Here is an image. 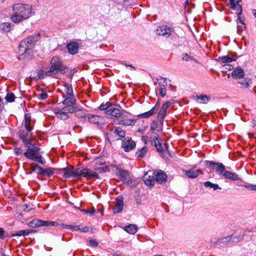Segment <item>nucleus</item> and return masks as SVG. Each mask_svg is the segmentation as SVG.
I'll use <instances>...</instances> for the list:
<instances>
[{
  "instance_id": "19",
  "label": "nucleus",
  "mask_w": 256,
  "mask_h": 256,
  "mask_svg": "<svg viewBox=\"0 0 256 256\" xmlns=\"http://www.w3.org/2000/svg\"><path fill=\"white\" fill-rule=\"evenodd\" d=\"M160 107V102H157L155 106L152 108L149 111L144 112L141 114H139L138 116L143 118H148L153 115H154L158 110Z\"/></svg>"
},
{
  "instance_id": "34",
  "label": "nucleus",
  "mask_w": 256,
  "mask_h": 256,
  "mask_svg": "<svg viewBox=\"0 0 256 256\" xmlns=\"http://www.w3.org/2000/svg\"><path fill=\"white\" fill-rule=\"evenodd\" d=\"M24 126L27 130H32V128L31 126L30 116V114H25Z\"/></svg>"
},
{
  "instance_id": "52",
  "label": "nucleus",
  "mask_w": 256,
  "mask_h": 256,
  "mask_svg": "<svg viewBox=\"0 0 256 256\" xmlns=\"http://www.w3.org/2000/svg\"><path fill=\"white\" fill-rule=\"evenodd\" d=\"M48 97V94L46 92H42L38 96V98L40 100H44Z\"/></svg>"
},
{
  "instance_id": "48",
  "label": "nucleus",
  "mask_w": 256,
  "mask_h": 256,
  "mask_svg": "<svg viewBox=\"0 0 256 256\" xmlns=\"http://www.w3.org/2000/svg\"><path fill=\"white\" fill-rule=\"evenodd\" d=\"M64 228H68L72 230H80V226H72V225H66L64 226Z\"/></svg>"
},
{
  "instance_id": "21",
  "label": "nucleus",
  "mask_w": 256,
  "mask_h": 256,
  "mask_svg": "<svg viewBox=\"0 0 256 256\" xmlns=\"http://www.w3.org/2000/svg\"><path fill=\"white\" fill-rule=\"evenodd\" d=\"M193 98L198 103L206 104L210 100V97L206 94H200L193 96Z\"/></svg>"
},
{
  "instance_id": "17",
  "label": "nucleus",
  "mask_w": 256,
  "mask_h": 256,
  "mask_svg": "<svg viewBox=\"0 0 256 256\" xmlns=\"http://www.w3.org/2000/svg\"><path fill=\"white\" fill-rule=\"evenodd\" d=\"M125 114L121 116L120 119L115 120L114 122L117 124L124 126H134L136 123L134 119L127 118H125Z\"/></svg>"
},
{
  "instance_id": "45",
  "label": "nucleus",
  "mask_w": 256,
  "mask_h": 256,
  "mask_svg": "<svg viewBox=\"0 0 256 256\" xmlns=\"http://www.w3.org/2000/svg\"><path fill=\"white\" fill-rule=\"evenodd\" d=\"M42 174L45 176H52L54 174L53 168H49L46 169H43Z\"/></svg>"
},
{
  "instance_id": "54",
  "label": "nucleus",
  "mask_w": 256,
  "mask_h": 256,
  "mask_svg": "<svg viewBox=\"0 0 256 256\" xmlns=\"http://www.w3.org/2000/svg\"><path fill=\"white\" fill-rule=\"evenodd\" d=\"M206 164L207 166H212L214 168V166H215L216 164V162H212V161L206 160Z\"/></svg>"
},
{
  "instance_id": "53",
  "label": "nucleus",
  "mask_w": 256,
  "mask_h": 256,
  "mask_svg": "<svg viewBox=\"0 0 256 256\" xmlns=\"http://www.w3.org/2000/svg\"><path fill=\"white\" fill-rule=\"evenodd\" d=\"M14 152L16 155H19L22 153V150L20 148H16L14 149Z\"/></svg>"
},
{
  "instance_id": "27",
  "label": "nucleus",
  "mask_w": 256,
  "mask_h": 256,
  "mask_svg": "<svg viewBox=\"0 0 256 256\" xmlns=\"http://www.w3.org/2000/svg\"><path fill=\"white\" fill-rule=\"evenodd\" d=\"M232 76L233 78L236 79L243 78L244 76V70L240 67H238L232 72Z\"/></svg>"
},
{
  "instance_id": "58",
  "label": "nucleus",
  "mask_w": 256,
  "mask_h": 256,
  "mask_svg": "<svg viewBox=\"0 0 256 256\" xmlns=\"http://www.w3.org/2000/svg\"><path fill=\"white\" fill-rule=\"evenodd\" d=\"M88 230H89V228L87 226H85V227H84V228H81L80 227V230H80L81 232H87L88 231Z\"/></svg>"
},
{
  "instance_id": "3",
  "label": "nucleus",
  "mask_w": 256,
  "mask_h": 256,
  "mask_svg": "<svg viewBox=\"0 0 256 256\" xmlns=\"http://www.w3.org/2000/svg\"><path fill=\"white\" fill-rule=\"evenodd\" d=\"M112 104L110 102H106V104L102 103L100 104L99 108L101 110H106L105 113L108 116H113L116 118V120L119 119L121 116L127 114L126 112L121 108L118 106H112Z\"/></svg>"
},
{
  "instance_id": "44",
  "label": "nucleus",
  "mask_w": 256,
  "mask_h": 256,
  "mask_svg": "<svg viewBox=\"0 0 256 256\" xmlns=\"http://www.w3.org/2000/svg\"><path fill=\"white\" fill-rule=\"evenodd\" d=\"M30 224L34 226H42V220L36 219L32 220Z\"/></svg>"
},
{
  "instance_id": "6",
  "label": "nucleus",
  "mask_w": 256,
  "mask_h": 256,
  "mask_svg": "<svg viewBox=\"0 0 256 256\" xmlns=\"http://www.w3.org/2000/svg\"><path fill=\"white\" fill-rule=\"evenodd\" d=\"M241 3L242 1L240 0H228V7L230 8L236 10L238 14V17L237 20L238 29V31L240 30V24L242 25L244 28H246L244 22L240 18L239 16L242 12Z\"/></svg>"
},
{
  "instance_id": "29",
  "label": "nucleus",
  "mask_w": 256,
  "mask_h": 256,
  "mask_svg": "<svg viewBox=\"0 0 256 256\" xmlns=\"http://www.w3.org/2000/svg\"><path fill=\"white\" fill-rule=\"evenodd\" d=\"M64 92L62 94L63 96H71L74 95V92L72 86L68 84H65L64 85Z\"/></svg>"
},
{
  "instance_id": "11",
  "label": "nucleus",
  "mask_w": 256,
  "mask_h": 256,
  "mask_svg": "<svg viewBox=\"0 0 256 256\" xmlns=\"http://www.w3.org/2000/svg\"><path fill=\"white\" fill-rule=\"evenodd\" d=\"M116 174L120 178L124 183L128 184H131V180L128 172L122 169H118L116 170Z\"/></svg>"
},
{
  "instance_id": "20",
  "label": "nucleus",
  "mask_w": 256,
  "mask_h": 256,
  "mask_svg": "<svg viewBox=\"0 0 256 256\" xmlns=\"http://www.w3.org/2000/svg\"><path fill=\"white\" fill-rule=\"evenodd\" d=\"M184 172L188 177L191 178H196L199 175L202 174V172L200 170L194 169V168L189 170H184Z\"/></svg>"
},
{
  "instance_id": "40",
  "label": "nucleus",
  "mask_w": 256,
  "mask_h": 256,
  "mask_svg": "<svg viewBox=\"0 0 256 256\" xmlns=\"http://www.w3.org/2000/svg\"><path fill=\"white\" fill-rule=\"evenodd\" d=\"M220 60H221V61L223 63H228V62H230L232 61L236 60V58L234 56H222L220 58Z\"/></svg>"
},
{
  "instance_id": "16",
  "label": "nucleus",
  "mask_w": 256,
  "mask_h": 256,
  "mask_svg": "<svg viewBox=\"0 0 256 256\" xmlns=\"http://www.w3.org/2000/svg\"><path fill=\"white\" fill-rule=\"evenodd\" d=\"M172 32L170 28L166 26H161L156 29V34L159 36H163L166 38L169 37Z\"/></svg>"
},
{
  "instance_id": "39",
  "label": "nucleus",
  "mask_w": 256,
  "mask_h": 256,
  "mask_svg": "<svg viewBox=\"0 0 256 256\" xmlns=\"http://www.w3.org/2000/svg\"><path fill=\"white\" fill-rule=\"evenodd\" d=\"M34 74L38 78H44L45 76H48L46 75V72H44L42 70H38L34 72Z\"/></svg>"
},
{
  "instance_id": "10",
  "label": "nucleus",
  "mask_w": 256,
  "mask_h": 256,
  "mask_svg": "<svg viewBox=\"0 0 256 256\" xmlns=\"http://www.w3.org/2000/svg\"><path fill=\"white\" fill-rule=\"evenodd\" d=\"M30 131L27 130H20L19 131V136L22 140L25 146H28V145L32 144V138H31Z\"/></svg>"
},
{
  "instance_id": "1",
  "label": "nucleus",
  "mask_w": 256,
  "mask_h": 256,
  "mask_svg": "<svg viewBox=\"0 0 256 256\" xmlns=\"http://www.w3.org/2000/svg\"><path fill=\"white\" fill-rule=\"evenodd\" d=\"M12 11L10 18L13 22L18 24L31 16L32 8L28 4H16L12 6Z\"/></svg>"
},
{
  "instance_id": "61",
  "label": "nucleus",
  "mask_w": 256,
  "mask_h": 256,
  "mask_svg": "<svg viewBox=\"0 0 256 256\" xmlns=\"http://www.w3.org/2000/svg\"><path fill=\"white\" fill-rule=\"evenodd\" d=\"M127 68H129L130 70H135V68L131 65L126 64Z\"/></svg>"
},
{
  "instance_id": "18",
  "label": "nucleus",
  "mask_w": 256,
  "mask_h": 256,
  "mask_svg": "<svg viewBox=\"0 0 256 256\" xmlns=\"http://www.w3.org/2000/svg\"><path fill=\"white\" fill-rule=\"evenodd\" d=\"M136 146V143L131 139L126 138L124 139L122 143V148L126 152H128L134 149Z\"/></svg>"
},
{
  "instance_id": "28",
  "label": "nucleus",
  "mask_w": 256,
  "mask_h": 256,
  "mask_svg": "<svg viewBox=\"0 0 256 256\" xmlns=\"http://www.w3.org/2000/svg\"><path fill=\"white\" fill-rule=\"evenodd\" d=\"M66 48L68 50V52L71 54H76L78 49V44L76 42H72L67 44Z\"/></svg>"
},
{
  "instance_id": "32",
  "label": "nucleus",
  "mask_w": 256,
  "mask_h": 256,
  "mask_svg": "<svg viewBox=\"0 0 256 256\" xmlns=\"http://www.w3.org/2000/svg\"><path fill=\"white\" fill-rule=\"evenodd\" d=\"M124 230L128 233L134 234L138 231V227L136 225L130 224L124 227Z\"/></svg>"
},
{
  "instance_id": "31",
  "label": "nucleus",
  "mask_w": 256,
  "mask_h": 256,
  "mask_svg": "<svg viewBox=\"0 0 256 256\" xmlns=\"http://www.w3.org/2000/svg\"><path fill=\"white\" fill-rule=\"evenodd\" d=\"M226 178L231 180H237L239 179L238 176L236 173L232 172L228 170H226L223 176Z\"/></svg>"
},
{
  "instance_id": "60",
  "label": "nucleus",
  "mask_w": 256,
  "mask_h": 256,
  "mask_svg": "<svg viewBox=\"0 0 256 256\" xmlns=\"http://www.w3.org/2000/svg\"><path fill=\"white\" fill-rule=\"evenodd\" d=\"M34 165L38 164L34 163H32L30 164V168L33 171H34L36 168V166H35Z\"/></svg>"
},
{
  "instance_id": "15",
  "label": "nucleus",
  "mask_w": 256,
  "mask_h": 256,
  "mask_svg": "<svg viewBox=\"0 0 256 256\" xmlns=\"http://www.w3.org/2000/svg\"><path fill=\"white\" fill-rule=\"evenodd\" d=\"M154 177L155 176L154 172L149 171L146 172L144 177L145 184L148 186H154L156 182V178Z\"/></svg>"
},
{
  "instance_id": "47",
  "label": "nucleus",
  "mask_w": 256,
  "mask_h": 256,
  "mask_svg": "<svg viewBox=\"0 0 256 256\" xmlns=\"http://www.w3.org/2000/svg\"><path fill=\"white\" fill-rule=\"evenodd\" d=\"M182 60H186V61H190V60H194V58L192 56L188 55V54H184L182 57Z\"/></svg>"
},
{
  "instance_id": "22",
  "label": "nucleus",
  "mask_w": 256,
  "mask_h": 256,
  "mask_svg": "<svg viewBox=\"0 0 256 256\" xmlns=\"http://www.w3.org/2000/svg\"><path fill=\"white\" fill-rule=\"evenodd\" d=\"M95 170L99 172H103L106 171L108 166L105 162L98 161L94 166V167Z\"/></svg>"
},
{
  "instance_id": "2",
  "label": "nucleus",
  "mask_w": 256,
  "mask_h": 256,
  "mask_svg": "<svg viewBox=\"0 0 256 256\" xmlns=\"http://www.w3.org/2000/svg\"><path fill=\"white\" fill-rule=\"evenodd\" d=\"M40 38V35L36 34L28 36L20 42L19 44L18 53L22 58H26L32 55V48L36 42Z\"/></svg>"
},
{
  "instance_id": "35",
  "label": "nucleus",
  "mask_w": 256,
  "mask_h": 256,
  "mask_svg": "<svg viewBox=\"0 0 256 256\" xmlns=\"http://www.w3.org/2000/svg\"><path fill=\"white\" fill-rule=\"evenodd\" d=\"M32 232V230H21L18 231L14 233H12V236H27L29 234Z\"/></svg>"
},
{
  "instance_id": "7",
  "label": "nucleus",
  "mask_w": 256,
  "mask_h": 256,
  "mask_svg": "<svg viewBox=\"0 0 256 256\" xmlns=\"http://www.w3.org/2000/svg\"><path fill=\"white\" fill-rule=\"evenodd\" d=\"M156 82H154L156 93L158 94V92L159 91L160 94L164 97L166 94V87L168 85L166 78L159 77L156 79Z\"/></svg>"
},
{
  "instance_id": "38",
  "label": "nucleus",
  "mask_w": 256,
  "mask_h": 256,
  "mask_svg": "<svg viewBox=\"0 0 256 256\" xmlns=\"http://www.w3.org/2000/svg\"><path fill=\"white\" fill-rule=\"evenodd\" d=\"M204 186L206 188L210 187L212 188L214 190H216L218 189L221 190V188H220L218 184H212L210 181L204 182Z\"/></svg>"
},
{
  "instance_id": "25",
  "label": "nucleus",
  "mask_w": 256,
  "mask_h": 256,
  "mask_svg": "<svg viewBox=\"0 0 256 256\" xmlns=\"http://www.w3.org/2000/svg\"><path fill=\"white\" fill-rule=\"evenodd\" d=\"M87 118L90 122L94 124H100L103 122L102 118L98 116L89 114Z\"/></svg>"
},
{
  "instance_id": "5",
  "label": "nucleus",
  "mask_w": 256,
  "mask_h": 256,
  "mask_svg": "<svg viewBox=\"0 0 256 256\" xmlns=\"http://www.w3.org/2000/svg\"><path fill=\"white\" fill-rule=\"evenodd\" d=\"M26 152L24 155L28 158L44 164V162L42 160V157L38 154L39 148L34 144L28 145Z\"/></svg>"
},
{
  "instance_id": "63",
  "label": "nucleus",
  "mask_w": 256,
  "mask_h": 256,
  "mask_svg": "<svg viewBox=\"0 0 256 256\" xmlns=\"http://www.w3.org/2000/svg\"><path fill=\"white\" fill-rule=\"evenodd\" d=\"M253 14L254 16L256 18V10H253Z\"/></svg>"
},
{
  "instance_id": "12",
  "label": "nucleus",
  "mask_w": 256,
  "mask_h": 256,
  "mask_svg": "<svg viewBox=\"0 0 256 256\" xmlns=\"http://www.w3.org/2000/svg\"><path fill=\"white\" fill-rule=\"evenodd\" d=\"M61 170L64 172L63 178H68L70 177H78V169L74 170L73 166L63 168Z\"/></svg>"
},
{
  "instance_id": "8",
  "label": "nucleus",
  "mask_w": 256,
  "mask_h": 256,
  "mask_svg": "<svg viewBox=\"0 0 256 256\" xmlns=\"http://www.w3.org/2000/svg\"><path fill=\"white\" fill-rule=\"evenodd\" d=\"M78 177L83 176L87 180L92 178H99V176L98 173L90 170L87 168H84L82 170L78 168Z\"/></svg>"
},
{
  "instance_id": "9",
  "label": "nucleus",
  "mask_w": 256,
  "mask_h": 256,
  "mask_svg": "<svg viewBox=\"0 0 256 256\" xmlns=\"http://www.w3.org/2000/svg\"><path fill=\"white\" fill-rule=\"evenodd\" d=\"M74 109L73 107H64L61 109H55L54 113L56 114L57 116L62 120H66L68 118V113L74 112Z\"/></svg>"
},
{
  "instance_id": "43",
  "label": "nucleus",
  "mask_w": 256,
  "mask_h": 256,
  "mask_svg": "<svg viewBox=\"0 0 256 256\" xmlns=\"http://www.w3.org/2000/svg\"><path fill=\"white\" fill-rule=\"evenodd\" d=\"M148 148L146 147H144L141 150H140L137 152L136 154L138 155V157L142 158L146 154Z\"/></svg>"
},
{
  "instance_id": "14",
  "label": "nucleus",
  "mask_w": 256,
  "mask_h": 256,
  "mask_svg": "<svg viewBox=\"0 0 256 256\" xmlns=\"http://www.w3.org/2000/svg\"><path fill=\"white\" fill-rule=\"evenodd\" d=\"M64 98V100L63 101V104H64L66 107H73L74 109V111L76 110V109L78 108V106L76 105V100L74 98V95H72L71 96H63Z\"/></svg>"
},
{
  "instance_id": "4",
  "label": "nucleus",
  "mask_w": 256,
  "mask_h": 256,
  "mask_svg": "<svg viewBox=\"0 0 256 256\" xmlns=\"http://www.w3.org/2000/svg\"><path fill=\"white\" fill-rule=\"evenodd\" d=\"M67 67L64 66L62 60L57 56H54L50 60V70L46 72V75L54 76L58 72L64 74L66 72Z\"/></svg>"
},
{
  "instance_id": "23",
  "label": "nucleus",
  "mask_w": 256,
  "mask_h": 256,
  "mask_svg": "<svg viewBox=\"0 0 256 256\" xmlns=\"http://www.w3.org/2000/svg\"><path fill=\"white\" fill-rule=\"evenodd\" d=\"M154 172V176L156 177V181L159 184H162L166 181L167 178L166 174L162 170H158L156 172V173Z\"/></svg>"
},
{
  "instance_id": "24",
  "label": "nucleus",
  "mask_w": 256,
  "mask_h": 256,
  "mask_svg": "<svg viewBox=\"0 0 256 256\" xmlns=\"http://www.w3.org/2000/svg\"><path fill=\"white\" fill-rule=\"evenodd\" d=\"M124 203L122 198L118 197L116 199V206L114 208V212L118 213L122 211L123 209Z\"/></svg>"
},
{
  "instance_id": "50",
  "label": "nucleus",
  "mask_w": 256,
  "mask_h": 256,
  "mask_svg": "<svg viewBox=\"0 0 256 256\" xmlns=\"http://www.w3.org/2000/svg\"><path fill=\"white\" fill-rule=\"evenodd\" d=\"M89 244L90 246L96 247L98 246V242L95 240H90Z\"/></svg>"
},
{
  "instance_id": "56",
  "label": "nucleus",
  "mask_w": 256,
  "mask_h": 256,
  "mask_svg": "<svg viewBox=\"0 0 256 256\" xmlns=\"http://www.w3.org/2000/svg\"><path fill=\"white\" fill-rule=\"evenodd\" d=\"M4 230L3 228L0 227V238L4 239Z\"/></svg>"
},
{
  "instance_id": "49",
  "label": "nucleus",
  "mask_w": 256,
  "mask_h": 256,
  "mask_svg": "<svg viewBox=\"0 0 256 256\" xmlns=\"http://www.w3.org/2000/svg\"><path fill=\"white\" fill-rule=\"evenodd\" d=\"M81 210L82 212H84V213L89 214L90 215H92L94 213V212H95V210H94V208H92L90 210H89V209H83V210Z\"/></svg>"
},
{
  "instance_id": "55",
  "label": "nucleus",
  "mask_w": 256,
  "mask_h": 256,
  "mask_svg": "<svg viewBox=\"0 0 256 256\" xmlns=\"http://www.w3.org/2000/svg\"><path fill=\"white\" fill-rule=\"evenodd\" d=\"M34 166H36V168L34 171L36 172L38 174H42L43 169L42 168H40V166H39L38 165H34Z\"/></svg>"
},
{
  "instance_id": "33",
  "label": "nucleus",
  "mask_w": 256,
  "mask_h": 256,
  "mask_svg": "<svg viewBox=\"0 0 256 256\" xmlns=\"http://www.w3.org/2000/svg\"><path fill=\"white\" fill-rule=\"evenodd\" d=\"M238 83L241 84L242 88H246L250 86L252 84L251 80L248 78H241L239 79Z\"/></svg>"
},
{
  "instance_id": "59",
  "label": "nucleus",
  "mask_w": 256,
  "mask_h": 256,
  "mask_svg": "<svg viewBox=\"0 0 256 256\" xmlns=\"http://www.w3.org/2000/svg\"><path fill=\"white\" fill-rule=\"evenodd\" d=\"M251 186H252V184H244L242 185V186L246 188L248 190H250V188H251Z\"/></svg>"
},
{
  "instance_id": "30",
  "label": "nucleus",
  "mask_w": 256,
  "mask_h": 256,
  "mask_svg": "<svg viewBox=\"0 0 256 256\" xmlns=\"http://www.w3.org/2000/svg\"><path fill=\"white\" fill-rule=\"evenodd\" d=\"M116 139L119 140L125 136V132L120 128H115L112 130Z\"/></svg>"
},
{
  "instance_id": "42",
  "label": "nucleus",
  "mask_w": 256,
  "mask_h": 256,
  "mask_svg": "<svg viewBox=\"0 0 256 256\" xmlns=\"http://www.w3.org/2000/svg\"><path fill=\"white\" fill-rule=\"evenodd\" d=\"M16 97L12 92L8 93L5 97L6 100L8 102H12L14 101Z\"/></svg>"
},
{
  "instance_id": "36",
  "label": "nucleus",
  "mask_w": 256,
  "mask_h": 256,
  "mask_svg": "<svg viewBox=\"0 0 256 256\" xmlns=\"http://www.w3.org/2000/svg\"><path fill=\"white\" fill-rule=\"evenodd\" d=\"M152 145H154V146L156 148L158 152H162L163 150L162 146V144L160 142L159 139L158 138H154L152 140Z\"/></svg>"
},
{
  "instance_id": "41",
  "label": "nucleus",
  "mask_w": 256,
  "mask_h": 256,
  "mask_svg": "<svg viewBox=\"0 0 256 256\" xmlns=\"http://www.w3.org/2000/svg\"><path fill=\"white\" fill-rule=\"evenodd\" d=\"M74 112H76V116L78 118H87L86 113L84 112V110H82L78 109V108Z\"/></svg>"
},
{
  "instance_id": "51",
  "label": "nucleus",
  "mask_w": 256,
  "mask_h": 256,
  "mask_svg": "<svg viewBox=\"0 0 256 256\" xmlns=\"http://www.w3.org/2000/svg\"><path fill=\"white\" fill-rule=\"evenodd\" d=\"M24 210L26 212H29L30 210L32 208L31 205L28 204H25L24 206Z\"/></svg>"
},
{
  "instance_id": "57",
  "label": "nucleus",
  "mask_w": 256,
  "mask_h": 256,
  "mask_svg": "<svg viewBox=\"0 0 256 256\" xmlns=\"http://www.w3.org/2000/svg\"><path fill=\"white\" fill-rule=\"evenodd\" d=\"M151 130H157L158 131V130H157V124L156 122H154L152 124Z\"/></svg>"
},
{
  "instance_id": "62",
  "label": "nucleus",
  "mask_w": 256,
  "mask_h": 256,
  "mask_svg": "<svg viewBox=\"0 0 256 256\" xmlns=\"http://www.w3.org/2000/svg\"><path fill=\"white\" fill-rule=\"evenodd\" d=\"M250 190L256 191V184H252Z\"/></svg>"
},
{
  "instance_id": "26",
  "label": "nucleus",
  "mask_w": 256,
  "mask_h": 256,
  "mask_svg": "<svg viewBox=\"0 0 256 256\" xmlns=\"http://www.w3.org/2000/svg\"><path fill=\"white\" fill-rule=\"evenodd\" d=\"M213 169L215 170L218 174L222 176H223L226 170L225 166L222 163L220 162H216Z\"/></svg>"
},
{
  "instance_id": "64",
  "label": "nucleus",
  "mask_w": 256,
  "mask_h": 256,
  "mask_svg": "<svg viewBox=\"0 0 256 256\" xmlns=\"http://www.w3.org/2000/svg\"><path fill=\"white\" fill-rule=\"evenodd\" d=\"M163 256L160 255V254H157V255H156V256Z\"/></svg>"
},
{
  "instance_id": "13",
  "label": "nucleus",
  "mask_w": 256,
  "mask_h": 256,
  "mask_svg": "<svg viewBox=\"0 0 256 256\" xmlns=\"http://www.w3.org/2000/svg\"><path fill=\"white\" fill-rule=\"evenodd\" d=\"M172 103L170 102H164L161 106L160 111L158 112L157 118L158 120L162 122L166 115V110L171 105Z\"/></svg>"
},
{
  "instance_id": "46",
  "label": "nucleus",
  "mask_w": 256,
  "mask_h": 256,
  "mask_svg": "<svg viewBox=\"0 0 256 256\" xmlns=\"http://www.w3.org/2000/svg\"><path fill=\"white\" fill-rule=\"evenodd\" d=\"M58 224L56 222L42 220V226H56Z\"/></svg>"
},
{
  "instance_id": "37",
  "label": "nucleus",
  "mask_w": 256,
  "mask_h": 256,
  "mask_svg": "<svg viewBox=\"0 0 256 256\" xmlns=\"http://www.w3.org/2000/svg\"><path fill=\"white\" fill-rule=\"evenodd\" d=\"M0 28L4 32H9L11 28V24L10 22H3L0 24Z\"/></svg>"
}]
</instances>
